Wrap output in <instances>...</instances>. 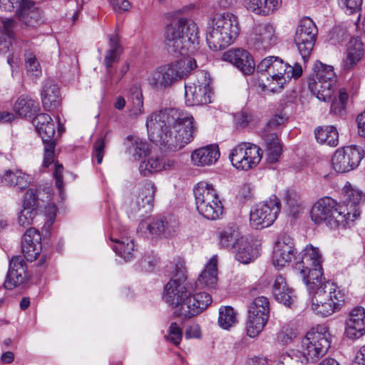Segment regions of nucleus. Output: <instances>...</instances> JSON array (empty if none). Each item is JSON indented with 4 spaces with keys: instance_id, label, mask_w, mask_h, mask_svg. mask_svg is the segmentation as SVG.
Segmentation results:
<instances>
[{
    "instance_id": "a211bd4d",
    "label": "nucleus",
    "mask_w": 365,
    "mask_h": 365,
    "mask_svg": "<svg viewBox=\"0 0 365 365\" xmlns=\"http://www.w3.org/2000/svg\"><path fill=\"white\" fill-rule=\"evenodd\" d=\"M364 153L361 147L356 145L346 146L337 149L331 158V166L339 173H344L356 168Z\"/></svg>"
},
{
    "instance_id": "f257e3e1",
    "label": "nucleus",
    "mask_w": 365,
    "mask_h": 365,
    "mask_svg": "<svg viewBox=\"0 0 365 365\" xmlns=\"http://www.w3.org/2000/svg\"><path fill=\"white\" fill-rule=\"evenodd\" d=\"M145 125L150 140L171 151L180 150L193 138V117L176 108L152 113Z\"/></svg>"
},
{
    "instance_id": "423d86ee",
    "label": "nucleus",
    "mask_w": 365,
    "mask_h": 365,
    "mask_svg": "<svg viewBox=\"0 0 365 365\" xmlns=\"http://www.w3.org/2000/svg\"><path fill=\"white\" fill-rule=\"evenodd\" d=\"M309 295L312 310L323 317L339 311L346 298L345 293L334 283H327Z\"/></svg>"
},
{
    "instance_id": "6e6d98bb",
    "label": "nucleus",
    "mask_w": 365,
    "mask_h": 365,
    "mask_svg": "<svg viewBox=\"0 0 365 365\" xmlns=\"http://www.w3.org/2000/svg\"><path fill=\"white\" fill-rule=\"evenodd\" d=\"M23 207H29L38 211L39 202L37 194L34 190L29 189L26 191L24 198Z\"/></svg>"
},
{
    "instance_id": "f03ea898",
    "label": "nucleus",
    "mask_w": 365,
    "mask_h": 365,
    "mask_svg": "<svg viewBox=\"0 0 365 365\" xmlns=\"http://www.w3.org/2000/svg\"><path fill=\"white\" fill-rule=\"evenodd\" d=\"M173 276L164 287L163 299L175 307V314L190 319L202 312L212 303L211 296L206 292L191 294L187 282L185 261L180 258L173 262Z\"/></svg>"
},
{
    "instance_id": "6ab92c4d",
    "label": "nucleus",
    "mask_w": 365,
    "mask_h": 365,
    "mask_svg": "<svg viewBox=\"0 0 365 365\" xmlns=\"http://www.w3.org/2000/svg\"><path fill=\"white\" fill-rule=\"evenodd\" d=\"M279 40L276 27L272 24L254 26L249 37L248 43L259 51H266L275 46Z\"/></svg>"
},
{
    "instance_id": "f704fd0d",
    "label": "nucleus",
    "mask_w": 365,
    "mask_h": 365,
    "mask_svg": "<svg viewBox=\"0 0 365 365\" xmlns=\"http://www.w3.org/2000/svg\"><path fill=\"white\" fill-rule=\"evenodd\" d=\"M244 4L247 10L267 16L281 6L282 0H245Z\"/></svg>"
},
{
    "instance_id": "2eb2a0df",
    "label": "nucleus",
    "mask_w": 365,
    "mask_h": 365,
    "mask_svg": "<svg viewBox=\"0 0 365 365\" xmlns=\"http://www.w3.org/2000/svg\"><path fill=\"white\" fill-rule=\"evenodd\" d=\"M280 211V202L275 196L254 207L250 214L252 227L255 229L267 227L273 224Z\"/></svg>"
},
{
    "instance_id": "0e129e2a",
    "label": "nucleus",
    "mask_w": 365,
    "mask_h": 365,
    "mask_svg": "<svg viewBox=\"0 0 365 365\" xmlns=\"http://www.w3.org/2000/svg\"><path fill=\"white\" fill-rule=\"evenodd\" d=\"M185 336L187 339L200 338L201 330L200 326L197 324L189 325L185 329Z\"/></svg>"
},
{
    "instance_id": "49530a36",
    "label": "nucleus",
    "mask_w": 365,
    "mask_h": 365,
    "mask_svg": "<svg viewBox=\"0 0 365 365\" xmlns=\"http://www.w3.org/2000/svg\"><path fill=\"white\" fill-rule=\"evenodd\" d=\"M302 260L301 262H297L296 267H297L299 264L304 266V264H310L312 267H319V265H322V255L318 247H314L312 245H308L302 250Z\"/></svg>"
},
{
    "instance_id": "dca6fc26",
    "label": "nucleus",
    "mask_w": 365,
    "mask_h": 365,
    "mask_svg": "<svg viewBox=\"0 0 365 365\" xmlns=\"http://www.w3.org/2000/svg\"><path fill=\"white\" fill-rule=\"evenodd\" d=\"M318 29L309 17L300 19L296 29L294 42L304 60L307 61L313 50Z\"/></svg>"
},
{
    "instance_id": "bb28decb",
    "label": "nucleus",
    "mask_w": 365,
    "mask_h": 365,
    "mask_svg": "<svg viewBox=\"0 0 365 365\" xmlns=\"http://www.w3.org/2000/svg\"><path fill=\"white\" fill-rule=\"evenodd\" d=\"M40 233L34 227L26 230L21 241V250L27 261L33 262L41 250Z\"/></svg>"
},
{
    "instance_id": "58836bf2",
    "label": "nucleus",
    "mask_w": 365,
    "mask_h": 365,
    "mask_svg": "<svg viewBox=\"0 0 365 365\" xmlns=\"http://www.w3.org/2000/svg\"><path fill=\"white\" fill-rule=\"evenodd\" d=\"M38 103L29 96H20L14 106L15 112L23 118L34 115L38 110Z\"/></svg>"
},
{
    "instance_id": "aec40b11",
    "label": "nucleus",
    "mask_w": 365,
    "mask_h": 365,
    "mask_svg": "<svg viewBox=\"0 0 365 365\" xmlns=\"http://www.w3.org/2000/svg\"><path fill=\"white\" fill-rule=\"evenodd\" d=\"M343 190L344 192V200L340 206L346 207L344 213L351 226L360 216L361 206L365 202V194L349 183L345 185Z\"/></svg>"
},
{
    "instance_id": "052dcab7",
    "label": "nucleus",
    "mask_w": 365,
    "mask_h": 365,
    "mask_svg": "<svg viewBox=\"0 0 365 365\" xmlns=\"http://www.w3.org/2000/svg\"><path fill=\"white\" fill-rule=\"evenodd\" d=\"M163 235L165 237L173 236L178 229V223L175 220H163Z\"/></svg>"
},
{
    "instance_id": "7c9ffc66",
    "label": "nucleus",
    "mask_w": 365,
    "mask_h": 365,
    "mask_svg": "<svg viewBox=\"0 0 365 365\" xmlns=\"http://www.w3.org/2000/svg\"><path fill=\"white\" fill-rule=\"evenodd\" d=\"M220 155L218 147L210 145L194 150L191 154V160L197 166L211 165L217 162Z\"/></svg>"
},
{
    "instance_id": "f8f14e48",
    "label": "nucleus",
    "mask_w": 365,
    "mask_h": 365,
    "mask_svg": "<svg viewBox=\"0 0 365 365\" xmlns=\"http://www.w3.org/2000/svg\"><path fill=\"white\" fill-rule=\"evenodd\" d=\"M262 151L255 144L241 143L230 150L229 158L232 165L237 170H249L256 167L261 161Z\"/></svg>"
},
{
    "instance_id": "a19ab883",
    "label": "nucleus",
    "mask_w": 365,
    "mask_h": 365,
    "mask_svg": "<svg viewBox=\"0 0 365 365\" xmlns=\"http://www.w3.org/2000/svg\"><path fill=\"white\" fill-rule=\"evenodd\" d=\"M236 226L226 227L219 234L220 244L227 249H236L237 244L243 238Z\"/></svg>"
},
{
    "instance_id": "79ce46f5",
    "label": "nucleus",
    "mask_w": 365,
    "mask_h": 365,
    "mask_svg": "<svg viewBox=\"0 0 365 365\" xmlns=\"http://www.w3.org/2000/svg\"><path fill=\"white\" fill-rule=\"evenodd\" d=\"M315 138L320 144L335 147L339 143V135L335 127L319 128L315 131Z\"/></svg>"
},
{
    "instance_id": "09e8293b",
    "label": "nucleus",
    "mask_w": 365,
    "mask_h": 365,
    "mask_svg": "<svg viewBox=\"0 0 365 365\" xmlns=\"http://www.w3.org/2000/svg\"><path fill=\"white\" fill-rule=\"evenodd\" d=\"M348 100V92L345 88L339 90L337 98L336 97L331 101V112L334 114L341 115L345 110V106Z\"/></svg>"
},
{
    "instance_id": "3c124183",
    "label": "nucleus",
    "mask_w": 365,
    "mask_h": 365,
    "mask_svg": "<svg viewBox=\"0 0 365 365\" xmlns=\"http://www.w3.org/2000/svg\"><path fill=\"white\" fill-rule=\"evenodd\" d=\"M182 338V330L177 322H172L169 326L168 333L165 336L167 341L178 346Z\"/></svg>"
},
{
    "instance_id": "ea45409f",
    "label": "nucleus",
    "mask_w": 365,
    "mask_h": 365,
    "mask_svg": "<svg viewBox=\"0 0 365 365\" xmlns=\"http://www.w3.org/2000/svg\"><path fill=\"white\" fill-rule=\"evenodd\" d=\"M110 240L115 242L113 249L116 255L122 257L126 262L130 261L133 258L135 245L131 239L123 237L120 240L110 237Z\"/></svg>"
},
{
    "instance_id": "ddd939ff",
    "label": "nucleus",
    "mask_w": 365,
    "mask_h": 365,
    "mask_svg": "<svg viewBox=\"0 0 365 365\" xmlns=\"http://www.w3.org/2000/svg\"><path fill=\"white\" fill-rule=\"evenodd\" d=\"M37 133L44 144L43 166L48 167L53 162L55 149V128L51 117L46 113H41L33 120Z\"/></svg>"
},
{
    "instance_id": "37998d69",
    "label": "nucleus",
    "mask_w": 365,
    "mask_h": 365,
    "mask_svg": "<svg viewBox=\"0 0 365 365\" xmlns=\"http://www.w3.org/2000/svg\"><path fill=\"white\" fill-rule=\"evenodd\" d=\"M128 152L135 160H138L145 156L149 152L148 143L136 136H128Z\"/></svg>"
},
{
    "instance_id": "8fccbe9b",
    "label": "nucleus",
    "mask_w": 365,
    "mask_h": 365,
    "mask_svg": "<svg viewBox=\"0 0 365 365\" xmlns=\"http://www.w3.org/2000/svg\"><path fill=\"white\" fill-rule=\"evenodd\" d=\"M7 176L10 178H16L14 187H17L20 190L26 188L31 183V178L29 175L22 172L21 170H16L15 171L8 170Z\"/></svg>"
},
{
    "instance_id": "7ed1b4c3",
    "label": "nucleus",
    "mask_w": 365,
    "mask_h": 365,
    "mask_svg": "<svg viewBox=\"0 0 365 365\" xmlns=\"http://www.w3.org/2000/svg\"><path fill=\"white\" fill-rule=\"evenodd\" d=\"M165 43L168 51L173 56L194 53L199 44L197 24L190 19H173L165 28Z\"/></svg>"
},
{
    "instance_id": "412c9836",
    "label": "nucleus",
    "mask_w": 365,
    "mask_h": 365,
    "mask_svg": "<svg viewBox=\"0 0 365 365\" xmlns=\"http://www.w3.org/2000/svg\"><path fill=\"white\" fill-rule=\"evenodd\" d=\"M295 249L292 238L282 234L275 242L272 262L275 267L282 268L289 264L294 257Z\"/></svg>"
},
{
    "instance_id": "c9c22d12",
    "label": "nucleus",
    "mask_w": 365,
    "mask_h": 365,
    "mask_svg": "<svg viewBox=\"0 0 365 365\" xmlns=\"http://www.w3.org/2000/svg\"><path fill=\"white\" fill-rule=\"evenodd\" d=\"M217 282V257L213 255L200 273L197 283L202 287H214Z\"/></svg>"
},
{
    "instance_id": "c85d7f7f",
    "label": "nucleus",
    "mask_w": 365,
    "mask_h": 365,
    "mask_svg": "<svg viewBox=\"0 0 365 365\" xmlns=\"http://www.w3.org/2000/svg\"><path fill=\"white\" fill-rule=\"evenodd\" d=\"M41 99L43 108L48 111L57 110L61 104L59 87L52 80L44 81L41 91Z\"/></svg>"
},
{
    "instance_id": "1a4fd4ad",
    "label": "nucleus",
    "mask_w": 365,
    "mask_h": 365,
    "mask_svg": "<svg viewBox=\"0 0 365 365\" xmlns=\"http://www.w3.org/2000/svg\"><path fill=\"white\" fill-rule=\"evenodd\" d=\"M193 192L197 210L204 217L215 220L222 215V203L212 184L200 182Z\"/></svg>"
},
{
    "instance_id": "9b49d317",
    "label": "nucleus",
    "mask_w": 365,
    "mask_h": 365,
    "mask_svg": "<svg viewBox=\"0 0 365 365\" xmlns=\"http://www.w3.org/2000/svg\"><path fill=\"white\" fill-rule=\"evenodd\" d=\"M269 317V301L260 296L255 298L248 307L246 330L250 337L257 336L264 329Z\"/></svg>"
},
{
    "instance_id": "4d7b16f0",
    "label": "nucleus",
    "mask_w": 365,
    "mask_h": 365,
    "mask_svg": "<svg viewBox=\"0 0 365 365\" xmlns=\"http://www.w3.org/2000/svg\"><path fill=\"white\" fill-rule=\"evenodd\" d=\"M287 205L289 206V214L294 217L302 212L305 207L304 202L299 199L294 200L289 197L287 200Z\"/></svg>"
},
{
    "instance_id": "c03bdc74",
    "label": "nucleus",
    "mask_w": 365,
    "mask_h": 365,
    "mask_svg": "<svg viewBox=\"0 0 365 365\" xmlns=\"http://www.w3.org/2000/svg\"><path fill=\"white\" fill-rule=\"evenodd\" d=\"M109 45L110 48L107 51L104 58V64L108 69V75L110 74V68L114 63L118 61L119 56L121 53L117 35L112 34L109 36Z\"/></svg>"
},
{
    "instance_id": "c756f323",
    "label": "nucleus",
    "mask_w": 365,
    "mask_h": 365,
    "mask_svg": "<svg viewBox=\"0 0 365 365\" xmlns=\"http://www.w3.org/2000/svg\"><path fill=\"white\" fill-rule=\"evenodd\" d=\"M177 166L178 161L174 158L152 156L140 163L139 170L142 175L148 176L153 173L175 169Z\"/></svg>"
},
{
    "instance_id": "b1692460",
    "label": "nucleus",
    "mask_w": 365,
    "mask_h": 365,
    "mask_svg": "<svg viewBox=\"0 0 365 365\" xmlns=\"http://www.w3.org/2000/svg\"><path fill=\"white\" fill-rule=\"evenodd\" d=\"M26 269V262L21 256L13 257L10 261L4 287L7 289H12L23 284L27 279Z\"/></svg>"
},
{
    "instance_id": "5fc2aeb1",
    "label": "nucleus",
    "mask_w": 365,
    "mask_h": 365,
    "mask_svg": "<svg viewBox=\"0 0 365 365\" xmlns=\"http://www.w3.org/2000/svg\"><path fill=\"white\" fill-rule=\"evenodd\" d=\"M25 63L29 73L35 77H38L41 75V69L40 64L34 54L29 53L26 56Z\"/></svg>"
},
{
    "instance_id": "a18cd8bd",
    "label": "nucleus",
    "mask_w": 365,
    "mask_h": 365,
    "mask_svg": "<svg viewBox=\"0 0 365 365\" xmlns=\"http://www.w3.org/2000/svg\"><path fill=\"white\" fill-rule=\"evenodd\" d=\"M163 220L156 218L140 222L138 230L145 237H149L160 235L163 234Z\"/></svg>"
},
{
    "instance_id": "6e6552de",
    "label": "nucleus",
    "mask_w": 365,
    "mask_h": 365,
    "mask_svg": "<svg viewBox=\"0 0 365 365\" xmlns=\"http://www.w3.org/2000/svg\"><path fill=\"white\" fill-rule=\"evenodd\" d=\"M331 335L324 325H317L312 328L302 339L299 353L303 361L314 362L324 356L330 348Z\"/></svg>"
},
{
    "instance_id": "864d4df0",
    "label": "nucleus",
    "mask_w": 365,
    "mask_h": 365,
    "mask_svg": "<svg viewBox=\"0 0 365 365\" xmlns=\"http://www.w3.org/2000/svg\"><path fill=\"white\" fill-rule=\"evenodd\" d=\"M363 0H339V5L348 15H351L361 11Z\"/></svg>"
},
{
    "instance_id": "4c0bfd02",
    "label": "nucleus",
    "mask_w": 365,
    "mask_h": 365,
    "mask_svg": "<svg viewBox=\"0 0 365 365\" xmlns=\"http://www.w3.org/2000/svg\"><path fill=\"white\" fill-rule=\"evenodd\" d=\"M263 139L266 145L267 161L269 163H276L282 151L277 135L275 133H263Z\"/></svg>"
},
{
    "instance_id": "bf43d9fd",
    "label": "nucleus",
    "mask_w": 365,
    "mask_h": 365,
    "mask_svg": "<svg viewBox=\"0 0 365 365\" xmlns=\"http://www.w3.org/2000/svg\"><path fill=\"white\" fill-rule=\"evenodd\" d=\"M105 149V140L103 138L98 139L93 145V155L96 158L98 164L103 161Z\"/></svg>"
},
{
    "instance_id": "a878e982",
    "label": "nucleus",
    "mask_w": 365,
    "mask_h": 365,
    "mask_svg": "<svg viewBox=\"0 0 365 365\" xmlns=\"http://www.w3.org/2000/svg\"><path fill=\"white\" fill-rule=\"evenodd\" d=\"M156 191L155 184L148 181L140 188L138 194L134 201L130 204V210L133 213L141 210L145 213L150 212L153 205L154 195Z\"/></svg>"
},
{
    "instance_id": "69168bd1",
    "label": "nucleus",
    "mask_w": 365,
    "mask_h": 365,
    "mask_svg": "<svg viewBox=\"0 0 365 365\" xmlns=\"http://www.w3.org/2000/svg\"><path fill=\"white\" fill-rule=\"evenodd\" d=\"M287 76L286 81L291 78H299L302 74V68L300 65L296 63L294 66L287 65Z\"/></svg>"
},
{
    "instance_id": "338daca9",
    "label": "nucleus",
    "mask_w": 365,
    "mask_h": 365,
    "mask_svg": "<svg viewBox=\"0 0 365 365\" xmlns=\"http://www.w3.org/2000/svg\"><path fill=\"white\" fill-rule=\"evenodd\" d=\"M63 168L61 165L56 164L55 165V171L53 173L54 178L56 180V185L59 190L60 192H62L63 190Z\"/></svg>"
},
{
    "instance_id": "4be33fe9",
    "label": "nucleus",
    "mask_w": 365,
    "mask_h": 365,
    "mask_svg": "<svg viewBox=\"0 0 365 365\" xmlns=\"http://www.w3.org/2000/svg\"><path fill=\"white\" fill-rule=\"evenodd\" d=\"M222 58L235 66L245 75H251L255 71V61L250 53L245 49H230L223 53Z\"/></svg>"
},
{
    "instance_id": "603ef678",
    "label": "nucleus",
    "mask_w": 365,
    "mask_h": 365,
    "mask_svg": "<svg viewBox=\"0 0 365 365\" xmlns=\"http://www.w3.org/2000/svg\"><path fill=\"white\" fill-rule=\"evenodd\" d=\"M37 210L23 207L18 216V223L22 227L31 225L34 222V218L38 215Z\"/></svg>"
},
{
    "instance_id": "9d476101",
    "label": "nucleus",
    "mask_w": 365,
    "mask_h": 365,
    "mask_svg": "<svg viewBox=\"0 0 365 365\" xmlns=\"http://www.w3.org/2000/svg\"><path fill=\"white\" fill-rule=\"evenodd\" d=\"M314 73L309 79V88L316 97L322 101H329L334 92L336 76L331 66L317 61Z\"/></svg>"
},
{
    "instance_id": "393cba45",
    "label": "nucleus",
    "mask_w": 365,
    "mask_h": 365,
    "mask_svg": "<svg viewBox=\"0 0 365 365\" xmlns=\"http://www.w3.org/2000/svg\"><path fill=\"white\" fill-rule=\"evenodd\" d=\"M295 269L307 285L309 294L314 292L315 289L324 287L327 283H332L330 281H326L323 277L322 265H319V267H313L311 269L299 264Z\"/></svg>"
},
{
    "instance_id": "f3484780",
    "label": "nucleus",
    "mask_w": 365,
    "mask_h": 365,
    "mask_svg": "<svg viewBox=\"0 0 365 365\" xmlns=\"http://www.w3.org/2000/svg\"><path fill=\"white\" fill-rule=\"evenodd\" d=\"M18 8V19L26 27H36L41 19L39 10L31 0H0V9L12 11Z\"/></svg>"
},
{
    "instance_id": "5701e85b",
    "label": "nucleus",
    "mask_w": 365,
    "mask_h": 365,
    "mask_svg": "<svg viewBox=\"0 0 365 365\" xmlns=\"http://www.w3.org/2000/svg\"><path fill=\"white\" fill-rule=\"evenodd\" d=\"M345 334L350 339H359L365 334V309H353L345 322Z\"/></svg>"
},
{
    "instance_id": "cd10ccee",
    "label": "nucleus",
    "mask_w": 365,
    "mask_h": 365,
    "mask_svg": "<svg viewBox=\"0 0 365 365\" xmlns=\"http://www.w3.org/2000/svg\"><path fill=\"white\" fill-rule=\"evenodd\" d=\"M287 69V64L277 57L267 76V83L262 84L263 88L272 92H277L282 88L286 82Z\"/></svg>"
},
{
    "instance_id": "e433bc0d",
    "label": "nucleus",
    "mask_w": 365,
    "mask_h": 365,
    "mask_svg": "<svg viewBox=\"0 0 365 365\" xmlns=\"http://www.w3.org/2000/svg\"><path fill=\"white\" fill-rule=\"evenodd\" d=\"M130 108L128 116L132 119H136L144 113L143 96L140 86H133L130 89Z\"/></svg>"
},
{
    "instance_id": "e2e57ef3",
    "label": "nucleus",
    "mask_w": 365,
    "mask_h": 365,
    "mask_svg": "<svg viewBox=\"0 0 365 365\" xmlns=\"http://www.w3.org/2000/svg\"><path fill=\"white\" fill-rule=\"evenodd\" d=\"M284 118L279 115H274L267 124L263 133H272L271 131L284 122Z\"/></svg>"
},
{
    "instance_id": "4468645a",
    "label": "nucleus",
    "mask_w": 365,
    "mask_h": 365,
    "mask_svg": "<svg viewBox=\"0 0 365 365\" xmlns=\"http://www.w3.org/2000/svg\"><path fill=\"white\" fill-rule=\"evenodd\" d=\"M198 76L195 82L185 86V103L189 106L207 105L212 101L211 79L204 71H201Z\"/></svg>"
},
{
    "instance_id": "0eeeda50",
    "label": "nucleus",
    "mask_w": 365,
    "mask_h": 365,
    "mask_svg": "<svg viewBox=\"0 0 365 365\" xmlns=\"http://www.w3.org/2000/svg\"><path fill=\"white\" fill-rule=\"evenodd\" d=\"M345 208L334 199L326 197L314 204L310 212L311 218L316 224H325L331 229L346 228L351 225L344 213Z\"/></svg>"
},
{
    "instance_id": "72a5a7b5",
    "label": "nucleus",
    "mask_w": 365,
    "mask_h": 365,
    "mask_svg": "<svg viewBox=\"0 0 365 365\" xmlns=\"http://www.w3.org/2000/svg\"><path fill=\"white\" fill-rule=\"evenodd\" d=\"M272 294L277 301L285 306L289 307L294 301L293 290L287 286L285 279L282 275L276 277Z\"/></svg>"
},
{
    "instance_id": "20e7f679",
    "label": "nucleus",
    "mask_w": 365,
    "mask_h": 365,
    "mask_svg": "<svg viewBox=\"0 0 365 365\" xmlns=\"http://www.w3.org/2000/svg\"><path fill=\"white\" fill-rule=\"evenodd\" d=\"M205 59L203 55L195 53L194 57L187 56L158 66L149 75L148 84L158 91L169 88L196 68L197 62L202 63Z\"/></svg>"
},
{
    "instance_id": "774afa93",
    "label": "nucleus",
    "mask_w": 365,
    "mask_h": 365,
    "mask_svg": "<svg viewBox=\"0 0 365 365\" xmlns=\"http://www.w3.org/2000/svg\"><path fill=\"white\" fill-rule=\"evenodd\" d=\"M358 133L360 136L365 138V110L356 117Z\"/></svg>"
},
{
    "instance_id": "13d9d810",
    "label": "nucleus",
    "mask_w": 365,
    "mask_h": 365,
    "mask_svg": "<svg viewBox=\"0 0 365 365\" xmlns=\"http://www.w3.org/2000/svg\"><path fill=\"white\" fill-rule=\"evenodd\" d=\"M4 34L9 38H13L18 24L14 19H6L2 20Z\"/></svg>"
},
{
    "instance_id": "680f3d73",
    "label": "nucleus",
    "mask_w": 365,
    "mask_h": 365,
    "mask_svg": "<svg viewBox=\"0 0 365 365\" xmlns=\"http://www.w3.org/2000/svg\"><path fill=\"white\" fill-rule=\"evenodd\" d=\"M276 58H277V57H274V56H269V57L264 58L257 65V71L261 73H267V74L268 76L269 73V71H271V67H272L273 62L275 61Z\"/></svg>"
},
{
    "instance_id": "473e14b6",
    "label": "nucleus",
    "mask_w": 365,
    "mask_h": 365,
    "mask_svg": "<svg viewBox=\"0 0 365 365\" xmlns=\"http://www.w3.org/2000/svg\"><path fill=\"white\" fill-rule=\"evenodd\" d=\"M364 53L362 42L357 38L351 39L349 42L346 58L343 60V68L346 70L354 68L362 58Z\"/></svg>"
},
{
    "instance_id": "39448f33",
    "label": "nucleus",
    "mask_w": 365,
    "mask_h": 365,
    "mask_svg": "<svg viewBox=\"0 0 365 365\" xmlns=\"http://www.w3.org/2000/svg\"><path fill=\"white\" fill-rule=\"evenodd\" d=\"M240 26L238 17L230 12L217 14L207 24L206 41L212 51L228 47L238 36Z\"/></svg>"
},
{
    "instance_id": "2f4dec72",
    "label": "nucleus",
    "mask_w": 365,
    "mask_h": 365,
    "mask_svg": "<svg viewBox=\"0 0 365 365\" xmlns=\"http://www.w3.org/2000/svg\"><path fill=\"white\" fill-rule=\"evenodd\" d=\"M235 258L242 264H248L259 255L257 245L247 237L241 238L235 250Z\"/></svg>"
},
{
    "instance_id": "de8ad7c7",
    "label": "nucleus",
    "mask_w": 365,
    "mask_h": 365,
    "mask_svg": "<svg viewBox=\"0 0 365 365\" xmlns=\"http://www.w3.org/2000/svg\"><path fill=\"white\" fill-rule=\"evenodd\" d=\"M237 323V314L232 307L225 306L219 309L218 324L221 328L229 329Z\"/></svg>"
}]
</instances>
